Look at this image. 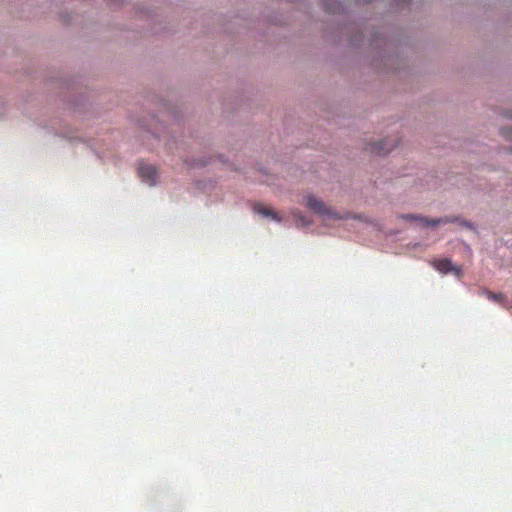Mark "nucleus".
<instances>
[{"mask_svg":"<svg viewBox=\"0 0 512 512\" xmlns=\"http://www.w3.org/2000/svg\"><path fill=\"white\" fill-rule=\"evenodd\" d=\"M402 218L404 219H409V220H418L421 225L423 226H436L440 223H447L449 222V220L447 218L445 219H432V220H429L427 218H424V217H418V216H415V215H411V214H408V215H403Z\"/></svg>","mask_w":512,"mask_h":512,"instance_id":"39448f33","label":"nucleus"},{"mask_svg":"<svg viewBox=\"0 0 512 512\" xmlns=\"http://www.w3.org/2000/svg\"><path fill=\"white\" fill-rule=\"evenodd\" d=\"M156 174L157 171L154 166L149 164H140L139 166V175L141 179L147 182L149 185L153 186L156 183Z\"/></svg>","mask_w":512,"mask_h":512,"instance_id":"20e7f679","label":"nucleus"},{"mask_svg":"<svg viewBox=\"0 0 512 512\" xmlns=\"http://www.w3.org/2000/svg\"><path fill=\"white\" fill-rule=\"evenodd\" d=\"M433 266L435 267V269H437L439 272L443 274L452 272L456 274L458 277L461 275V269L459 267L454 266L450 259L436 260L433 262Z\"/></svg>","mask_w":512,"mask_h":512,"instance_id":"7ed1b4c3","label":"nucleus"},{"mask_svg":"<svg viewBox=\"0 0 512 512\" xmlns=\"http://www.w3.org/2000/svg\"><path fill=\"white\" fill-rule=\"evenodd\" d=\"M310 224V221L306 219V217L299 215L297 219V225L299 226H307Z\"/></svg>","mask_w":512,"mask_h":512,"instance_id":"1a4fd4ad","label":"nucleus"},{"mask_svg":"<svg viewBox=\"0 0 512 512\" xmlns=\"http://www.w3.org/2000/svg\"><path fill=\"white\" fill-rule=\"evenodd\" d=\"M501 135L506 139H512V127H502L501 128Z\"/></svg>","mask_w":512,"mask_h":512,"instance_id":"6e6552de","label":"nucleus"},{"mask_svg":"<svg viewBox=\"0 0 512 512\" xmlns=\"http://www.w3.org/2000/svg\"><path fill=\"white\" fill-rule=\"evenodd\" d=\"M306 205L309 209L314 211L315 213L323 216H329L336 218L337 215L333 213L323 201L316 199L314 196L309 195L306 197Z\"/></svg>","mask_w":512,"mask_h":512,"instance_id":"f257e3e1","label":"nucleus"},{"mask_svg":"<svg viewBox=\"0 0 512 512\" xmlns=\"http://www.w3.org/2000/svg\"><path fill=\"white\" fill-rule=\"evenodd\" d=\"M254 211L261 215L262 217H270L273 220L280 221L281 218L278 216V213L273 211L272 209L262 206L260 204H257L254 206Z\"/></svg>","mask_w":512,"mask_h":512,"instance_id":"423d86ee","label":"nucleus"},{"mask_svg":"<svg viewBox=\"0 0 512 512\" xmlns=\"http://www.w3.org/2000/svg\"><path fill=\"white\" fill-rule=\"evenodd\" d=\"M395 147L394 141L390 139H383L378 141L377 143L369 145L366 149H368L371 153L376 155H385L389 153Z\"/></svg>","mask_w":512,"mask_h":512,"instance_id":"f03ea898","label":"nucleus"},{"mask_svg":"<svg viewBox=\"0 0 512 512\" xmlns=\"http://www.w3.org/2000/svg\"><path fill=\"white\" fill-rule=\"evenodd\" d=\"M484 294L487 296L489 300H492L494 302H497L501 304L504 308L509 309L507 298L503 293H494L491 291H484Z\"/></svg>","mask_w":512,"mask_h":512,"instance_id":"0eeeda50","label":"nucleus"}]
</instances>
